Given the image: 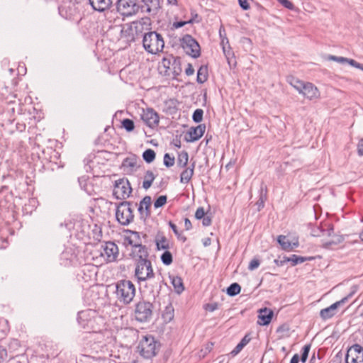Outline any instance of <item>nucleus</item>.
<instances>
[{"mask_svg":"<svg viewBox=\"0 0 363 363\" xmlns=\"http://www.w3.org/2000/svg\"><path fill=\"white\" fill-rule=\"evenodd\" d=\"M117 299L123 304H129L135 296V287L130 280L122 279L116 284Z\"/></svg>","mask_w":363,"mask_h":363,"instance_id":"1","label":"nucleus"},{"mask_svg":"<svg viewBox=\"0 0 363 363\" xmlns=\"http://www.w3.org/2000/svg\"><path fill=\"white\" fill-rule=\"evenodd\" d=\"M145 50L151 54H157L162 52L164 42L162 36L155 31L145 33L143 39Z\"/></svg>","mask_w":363,"mask_h":363,"instance_id":"2","label":"nucleus"},{"mask_svg":"<svg viewBox=\"0 0 363 363\" xmlns=\"http://www.w3.org/2000/svg\"><path fill=\"white\" fill-rule=\"evenodd\" d=\"M159 345L152 336L144 337L139 342L138 351L144 358L150 359L155 357L158 350Z\"/></svg>","mask_w":363,"mask_h":363,"instance_id":"3","label":"nucleus"},{"mask_svg":"<svg viewBox=\"0 0 363 363\" xmlns=\"http://www.w3.org/2000/svg\"><path fill=\"white\" fill-rule=\"evenodd\" d=\"M130 201L121 202L116 208V217L117 220L123 225H128L133 221L134 214Z\"/></svg>","mask_w":363,"mask_h":363,"instance_id":"4","label":"nucleus"},{"mask_svg":"<svg viewBox=\"0 0 363 363\" xmlns=\"http://www.w3.org/2000/svg\"><path fill=\"white\" fill-rule=\"evenodd\" d=\"M135 266L134 276L140 285L143 279L152 277L155 274L150 260L135 262Z\"/></svg>","mask_w":363,"mask_h":363,"instance_id":"5","label":"nucleus"},{"mask_svg":"<svg viewBox=\"0 0 363 363\" xmlns=\"http://www.w3.org/2000/svg\"><path fill=\"white\" fill-rule=\"evenodd\" d=\"M162 282V277L153 274V277L143 279L140 286L143 289L145 293L155 297V295L160 293Z\"/></svg>","mask_w":363,"mask_h":363,"instance_id":"6","label":"nucleus"},{"mask_svg":"<svg viewBox=\"0 0 363 363\" xmlns=\"http://www.w3.org/2000/svg\"><path fill=\"white\" fill-rule=\"evenodd\" d=\"M181 46L187 55L194 58H197L201 55L199 44L190 35L186 34L181 39Z\"/></svg>","mask_w":363,"mask_h":363,"instance_id":"7","label":"nucleus"},{"mask_svg":"<svg viewBox=\"0 0 363 363\" xmlns=\"http://www.w3.org/2000/svg\"><path fill=\"white\" fill-rule=\"evenodd\" d=\"M152 304L150 302L140 301L135 305V319L140 322L149 320L152 315Z\"/></svg>","mask_w":363,"mask_h":363,"instance_id":"8","label":"nucleus"},{"mask_svg":"<svg viewBox=\"0 0 363 363\" xmlns=\"http://www.w3.org/2000/svg\"><path fill=\"white\" fill-rule=\"evenodd\" d=\"M132 192V188L129 181L125 178L116 180L114 184L113 194L117 199H125Z\"/></svg>","mask_w":363,"mask_h":363,"instance_id":"9","label":"nucleus"},{"mask_svg":"<svg viewBox=\"0 0 363 363\" xmlns=\"http://www.w3.org/2000/svg\"><path fill=\"white\" fill-rule=\"evenodd\" d=\"M117 11L124 16H130L138 13L136 0H118Z\"/></svg>","mask_w":363,"mask_h":363,"instance_id":"10","label":"nucleus"},{"mask_svg":"<svg viewBox=\"0 0 363 363\" xmlns=\"http://www.w3.org/2000/svg\"><path fill=\"white\" fill-rule=\"evenodd\" d=\"M138 12L155 16L160 9V0H140L138 2Z\"/></svg>","mask_w":363,"mask_h":363,"instance_id":"11","label":"nucleus"},{"mask_svg":"<svg viewBox=\"0 0 363 363\" xmlns=\"http://www.w3.org/2000/svg\"><path fill=\"white\" fill-rule=\"evenodd\" d=\"M133 28L130 30H133L136 39L140 37H144L145 33L150 32L151 29V20L148 17L142 18L140 21L131 23Z\"/></svg>","mask_w":363,"mask_h":363,"instance_id":"12","label":"nucleus"},{"mask_svg":"<svg viewBox=\"0 0 363 363\" xmlns=\"http://www.w3.org/2000/svg\"><path fill=\"white\" fill-rule=\"evenodd\" d=\"M118 253V247L114 242H106L104 245H101V255L107 262L116 261Z\"/></svg>","mask_w":363,"mask_h":363,"instance_id":"13","label":"nucleus"},{"mask_svg":"<svg viewBox=\"0 0 363 363\" xmlns=\"http://www.w3.org/2000/svg\"><path fill=\"white\" fill-rule=\"evenodd\" d=\"M352 294H353V293H350L349 295L342 298L341 300L333 303L329 307H327L325 308L320 310V318L324 320L333 318L336 314L337 309L338 308V307H340V306L347 303L348 301L349 298L350 297H352Z\"/></svg>","mask_w":363,"mask_h":363,"instance_id":"14","label":"nucleus"},{"mask_svg":"<svg viewBox=\"0 0 363 363\" xmlns=\"http://www.w3.org/2000/svg\"><path fill=\"white\" fill-rule=\"evenodd\" d=\"M141 119L148 127L151 128H154L157 126L160 121L158 113L152 108H147L146 110H143Z\"/></svg>","mask_w":363,"mask_h":363,"instance_id":"15","label":"nucleus"},{"mask_svg":"<svg viewBox=\"0 0 363 363\" xmlns=\"http://www.w3.org/2000/svg\"><path fill=\"white\" fill-rule=\"evenodd\" d=\"M131 254L135 262L150 260L148 259V250L145 245H143L141 243L134 245V249H133Z\"/></svg>","mask_w":363,"mask_h":363,"instance_id":"16","label":"nucleus"},{"mask_svg":"<svg viewBox=\"0 0 363 363\" xmlns=\"http://www.w3.org/2000/svg\"><path fill=\"white\" fill-rule=\"evenodd\" d=\"M298 93L310 100L317 99L320 95L318 88L310 82H304Z\"/></svg>","mask_w":363,"mask_h":363,"instance_id":"17","label":"nucleus"},{"mask_svg":"<svg viewBox=\"0 0 363 363\" xmlns=\"http://www.w3.org/2000/svg\"><path fill=\"white\" fill-rule=\"evenodd\" d=\"M152 204V199L150 196H145L140 202V205L138 207V212L140 215V218L143 219H146L147 217L150 216L151 211L150 207Z\"/></svg>","mask_w":363,"mask_h":363,"instance_id":"18","label":"nucleus"},{"mask_svg":"<svg viewBox=\"0 0 363 363\" xmlns=\"http://www.w3.org/2000/svg\"><path fill=\"white\" fill-rule=\"evenodd\" d=\"M357 359L359 362H363V347L358 344L351 346L347 352L345 360Z\"/></svg>","mask_w":363,"mask_h":363,"instance_id":"19","label":"nucleus"},{"mask_svg":"<svg viewBox=\"0 0 363 363\" xmlns=\"http://www.w3.org/2000/svg\"><path fill=\"white\" fill-rule=\"evenodd\" d=\"M357 359L359 362H363V347L358 344L351 346L347 352L345 360Z\"/></svg>","mask_w":363,"mask_h":363,"instance_id":"20","label":"nucleus"},{"mask_svg":"<svg viewBox=\"0 0 363 363\" xmlns=\"http://www.w3.org/2000/svg\"><path fill=\"white\" fill-rule=\"evenodd\" d=\"M206 130V125L203 124L199 125L195 128H191L188 134L189 138H186L187 142H194L201 138Z\"/></svg>","mask_w":363,"mask_h":363,"instance_id":"21","label":"nucleus"},{"mask_svg":"<svg viewBox=\"0 0 363 363\" xmlns=\"http://www.w3.org/2000/svg\"><path fill=\"white\" fill-rule=\"evenodd\" d=\"M89 1L93 9L100 12L108 9L112 4V0H89Z\"/></svg>","mask_w":363,"mask_h":363,"instance_id":"22","label":"nucleus"},{"mask_svg":"<svg viewBox=\"0 0 363 363\" xmlns=\"http://www.w3.org/2000/svg\"><path fill=\"white\" fill-rule=\"evenodd\" d=\"M195 162L191 163L189 167H186L180 174V182L182 184L189 183L194 172Z\"/></svg>","mask_w":363,"mask_h":363,"instance_id":"23","label":"nucleus"},{"mask_svg":"<svg viewBox=\"0 0 363 363\" xmlns=\"http://www.w3.org/2000/svg\"><path fill=\"white\" fill-rule=\"evenodd\" d=\"M155 241L158 250H167L170 248L169 240L162 233H158L156 235Z\"/></svg>","mask_w":363,"mask_h":363,"instance_id":"24","label":"nucleus"},{"mask_svg":"<svg viewBox=\"0 0 363 363\" xmlns=\"http://www.w3.org/2000/svg\"><path fill=\"white\" fill-rule=\"evenodd\" d=\"M273 316V312L270 309L267 308H262L259 310V319L261 322L259 324L261 325H267L269 324Z\"/></svg>","mask_w":363,"mask_h":363,"instance_id":"25","label":"nucleus"},{"mask_svg":"<svg viewBox=\"0 0 363 363\" xmlns=\"http://www.w3.org/2000/svg\"><path fill=\"white\" fill-rule=\"evenodd\" d=\"M131 28H133L131 23L126 24L121 30V38H125L128 42H134L136 40L133 30H130Z\"/></svg>","mask_w":363,"mask_h":363,"instance_id":"26","label":"nucleus"},{"mask_svg":"<svg viewBox=\"0 0 363 363\" xmlns=\"http://www.w3.org/2000/svg\"><path fill=\"white\" fill-rule=\"evenodd\" d=\"M313 257H301L296 255H292L291 257H284V262H291L292 266H296L298 264L303 263L306 260H311Z\"/></svg>","mask_w":363,"mask_h":363,"instance_id":"27","label":"nucleus"},{"mask_svg":"<svg viewBox=\"0 0 363 363\" xmlns=\"http://www.w3.org/2000/svg\"><path fill=\"white\" fill-rule=\"evenodd\" d=\"M267 186L262 182L260 186V191H259V199L257 203L258 205L259 209L264 207V202L267 200Z\"/></svg>","mask_w":363,"mask_h":363,"instance_id":"28","label":"nucleus"},{"mask_svg":"<svg viewBox=\"0 0 363 363\" xmlns=\"http://www.w3.org/2000/svg\"><path fill=\"white\" fill-rule=\"evenodd\" d=\"M170 279L172 280V284L174 286V291L179 294H181L184 290L182 278L177 276H173L170 277Z\"/></svg>","mask_w":363,"mask_h":363,"instance_id":"29","label":"nucleus"},{"mask_svg":"<svg viewBox=\"0 0 363 363\" xmlns=\"http://www.w3.org/2000/svg\"><path fill=\"white\" fill-rule=\"evenodd\" d=\"M182 72L181 62L180 60L178 58H172V64L171 65V69L169 73L173 74V77H176L179 75Z\"/></svg>","mask_w":363,"mask_h":363,"instance_id":"30","label":"nucleus"},{"mask_svg":"<svg viewBox=\"0 0 363 363\" xmlns=\"http://www.w3.org/2000/svg\"><path fill=\"white\" fill-rule=\"evenodd\" d=\"M250 337L246 335L241 341L236 345V347L232 350L231 354L233 356L237 355L240 351L243 349V347L250 342Z\"/></svg>","mask_w":363,"mask_h":363,"instance_id":"31","label":"nucleus"},{"mask_svg":"<svg viewBox=\"0 0 363 363\" xmlns=\"http://www.w3.org/2000/svg\"><path fill=\"white\" fill-rule=\"evenodd\" d=\"M208 79L207 67L201 66L197 72L196 81L199 84L204 83Z\"/></svg>","mask_w":363,"mask_h":363,"instance_id":"32","label":"nucleus"},{"mask_svg":"<svg viewBox=\"0 0 363 363\" xmlns=\"http://www.w3.org/2000/svg\"><path fill=\"white\" fill-rule=\"evenodd\" d=\"M189 161V155L187 152L183 151L179 154L177 157V165L179 167L184 168L186 167Z\"/></svg>","mask_w":363,"mask_h":363,"instance_id":"33","label":"nucleus"},{"mask_svg":"<svg viewBox=\"0 0 363 363\" xmlns=\"http://www.w3.org/2000/svg\"><path fill=\"white\" fill-rule=\"evenodd\" d=\"M277 242L281 246V248L284 250H291V242L287 239L285 235H279L277 238Z\"/></svg>","mask_w":363,"mask_h":363,"instance_id":"34","label":"nucleus"},{"mask_svg":"<svg viewBox=\"0 0 363 363\" xmlns=\"http://www.w3.org/2000/svg\"><path fill=\"white\" fill-rule=\"evenodd\" d=\"M122 166L128 169V171L133 172L137 166V160L135 158L127 157L123 161Z\"/></svg>","mask_w":363,"mask_h":363,"instance_id":"35","label":"nucleus"},{"mask_svg":"<svg viewBox=\"0 0 363 363\" xmlns=\"http://www.w3.org/2000/svg\"><path fill=\"white\" fill-rule=\"evenodd\" d=\"M241 287L238 283L231 284L227 289V294L230 296H235L240 294Z\"/></svg>","mask_w":363,"mask_h":363,"instance_id":"36","label":"nucleus"},{"mask_svg":"<svg viewBox=\"0 0 363 363\" xmlns=\"http://www.w3.org/2000/svg\"><path fill=\"white\" fill-rule=\"evenodd\" d=\"M155 152L152 149L146 150L143 154V158L147 163H151L155 159Z\"/></svg>","mask_w":363,"mask_h":363,"instance_id":"37","label":"nucleus"},{"mask_svg":"<svg viewBox=\"0 0 363 363\" xmlns=\"http://www.w3.org/2000/svg\"><path fill=\"white\" fill-rule=\"evenodd\" d=\"M288 82L298 91H301V87L302 86L304 82L299 80L294 77H289L287 79Z\"/></svg>","mask_w":363,"mask_h":363,"instance_id":"38","label":"nucleus"},{"mask_svg":"<svg viewBox=\"0 0 363 363\" xmlns=\"http://www.w3.org/2000/svg\"><path fill=\"white\" fill-rule=\"evenodd\" d=\"M161 260L162 263L165 265H169L172 263L173 258L172 253L167 250H165L164 252L161 255Z\"/></svg>","mask_w":363,"mask_h":363,"instance_id":"39","label":"nucleus"},{"mask_svg":"<svg viewBox=\"0 0 363 363\" xmlns=\"http://www.w3.org/2000/svg\"><path fill=\"white\" fill-rule=\"evenodd\" d=\"M122 126L128 132L133 130L135 128L134 122L129 118H125L122 121Z\"/></svg>","mask_w":363,"mask_h":363,"instance_id":"40","label":"nucleus"},{"mask_svg":"<svg viewBox=\"0 0 363 363\" xmlns=\"http://www.w3.org/2000/svg\"><path fill=\"white\" fill-rule=\"evenodd\" d=\"M203 111L201 108H197L192 115V119L196 123H200L203 120Z\"/></svg>","mask_w":363,"mask_h":363,"instance_id":"41","label":"nucleus"},{"mask_svg":"<svg viewBox=\"0 0 363 363\" xmlns=\"http://www.w3.org/2000/svg\"><path fill=\"white\" fill-rule=\"evenodd\" d=\"M167 197L165 195L160 196L156 201L154 202V206L155 208L162 207L167 203Z\"/></svg>","mask_w":363,"mask_h":363,"instance_id":"42","label":"nucleus"},{"mask_svg":"<svg viewBox=\"0 0 363 363\" xmlns=\"http://www.w3.org/2000/svg\"><path fill=\"white\" fill-rule=\"evenodd\" d=\"M311 350V345H306L302 349V354L301 357V361L305 363L308 359V354Z\"/></svg>","mask_w":363,"mask_h":363,"instance_id":"43","label":"nucleus"},{"mask_svg":"<svg viewBox=\"0 0 363 363\" xmlns=\"http://www.w3.org/2000/svg\"><path fill=\"white\" fill-rule=\"evenodd\" d=\"M175 159L174 157H171L169 153H166L164 156V164L167 167H171L174 165Z\"/></svg>","mask_w":363,"mask_h":363,"instance_id":"44","label":"nucleus"},{"mask_svg":"<svg viewBox=\"0 0 363 363\" xmlns=\"http://www.w3.org/2000/svg\"><path fill=\"white\" fill-rule=\"evenodd\" d=\"M311 235L315 237H320L325 235V229L323 225L316 227L312 230Z\"/></svg>","mask_w":363,"mask_h":363,"instance_id":"45","label":"nucleus"},{"mask_svg":"<svg viewBox=\"0 0 363 363\" xmlns=\"http://www.w3.org/2000/svg\"><path fill=\"white\" fill-rule=\"evenodd\" d=\"M173 312H174V310L172 306L167 307L164 313H163V318L165 320H171L174 316Z\"/></svg>","mask_w":363,"mask_h":363,"instance_id":"46","label":"nucleus"},{"mask_svg":"<svg viewBox=\"0 0 363 363\" xmlns=\"http://www.w3.org/2000/svg\"><path fill=\"white\" fill-rule=\"evenodd\" d=\"M172 64V60L169 59L164 58L162 60V65L166 68L165 72L167 75H170L169 71L171 69V65Z\"/></svg>","mask_w":363,"mask_h":363,"instance_id":"47","label":"nucleus"},{"mask_svg":"<svg viewBox=\"0 0 363 363\" xmlns=\"http://www.w3.org/2000/svg\"><path fill=\"white\" fill-rule=\"evenodd\" d=\"M194 23V19L191 18L190 20L186 21H181L174 22L173 23L172 26L174 28H179L183 27L184 26H185L187 23Z\"/></svg>","mask_w":363,"mask_h":363,"instance_id":"48","label":"nucleus"},{"mask_svg":"<svg viewBox=\"0 0 363 363\" xmlns=\"http://www.w3.org/2000/svg\"><path fill=\"white\" fill-rule=\"evenodd\" d=\"M222 44H223V40H222ZM223 50L228 60V64L230 65V56H233V53L232 52L230 48L227 49L224 45H223Z\"/></svg>","mask_w":363,"mask_h":363,"instance_id":"49","label":"nucleus"},{"mask_svg":"<svg viewBox=\"0 0 363 363\" xmlns=\"http://www.w3.org/2000/svg\"><path fill=\"white\" fill-rule=\"evenodd\" d=\"M205 216H206V213H205L204 208L203 207L198 208L195 213V218L197 220H201Z\"/></svg>","mask_w":363,"mask_h":363,"instance_id":"50","label":"nucleus"},{"mask_svg":"<svg viewBox=\"0 0 363 363\" xmlns=\"http://www.w3.org/2000/svg\"><path fill=\"white\" fill-rule=\"evenodd\" d=\"M259 264H260V262L259 259H253L250 261V262L249 264L248 269L250 271H253L255 269H257L259 266Z\"/></svg>","mask_w":363,"mask_h":363,"instance_id":"51","label":"nucleus"},{"mask_svg":"<svg viewBox=\"0 0 363 363\" xmlns=\"http://www.w3.org/2000/svg\"><path fill=\"white\" fill-rule=\"evenodd\" d=\"M324 226L327 227V228L325 229V235H327L329 237L331 236L334 233L333 225L330 223H328V224H324L323 227Z\"/></svg>","mask_w":363,"mask_h":363,"instance_id":"52","label":"nucleus"},{"mask_svg":"<svg viewBox=\"0 0 363 363\" xmlns=\"http://www.w3.org/2000/svg\"><path fill=\"white\" fill-rule=\"evenodd\" d=\"M328 60L335 61L339 63H345L346 62L347 58L344 57H337L335 55H329Z\"/></svg>","mask_w":363,"mask_h":363,"instance_id":"53","label":"nucleus"},{"mask_svg":"<svg viewBox=\"0 0 363 363\" xmlns=\"http://www.w3.org/2000/svg\"><path fill=\"white\" fill-rule=\"evenodd\" d=\"M155 178V174H153V172L152 171L148 170L145 173L144 180L149 181V182H150L151 184H152Z\"/></svg>","mask_w":363,"mask_h":363,"instance_id":"54","label":"nucleus"},{"mask_svg":"<svg viewBox=\"0 0 363 363\" xmlns=\"http://www.w3.org/2000/svg\"><path fill=\"white\" fill-rule=\"evenodd\" d=\"M277 1L286 9H289L291 10L294 9V4L289 0H277Z\"/></svg>","mask_w":363,"mask_h":363,"instance_id":"55","label":"nucleus"},{"mask_svg":"<svg viewBox=\"0 0 363 363\" xmlns=\"http://www.w3.org/2000/svg\"><path fill=\"white\" fill-rule=\"evenodd\" d=\"M7 357V351L3 347L0 346V363H2Z\"/></svg>","mask_w":363,"mask_h":363,"instance_id":"56","label":"nucleus"},{"mask_svg":"<svg viewBox=\"0 0 363 363\" xmlns=\"http://www.w3.org/2000/svg\"><path fill=\"white\" fill-rule=\"evenodd\" d=\"M205 308L206 311H208L210 312H213L216 311L218 308V303H208L206 305Z\"/></svg>","mask_w":363,"mask_h":363,"instance_id":"57","label":"nucleus"},{"mask_svg":"<svg viewBox=\"0 0 363 363\" xmlns=\"http://www.w3.org/2000/svg\"><path fill=\"white\" fill-rule=\"evenodd\" d=\"M169 225L172 229L173 232L177 236V238H179L180 233L178 231L177 225L174 223H173L172 221L169 222Z\"/></svg>","mask_w":363,"mask_h":363,"instance_id":"58","label":"nucleus"},{"mask_svg":"<svg viewBox=\"0 0 363 363\" xmlns=\"http://www.w3.org/2000/svg\"><path fill=\"white\" fill-rule=\"evenodd\" d=\"M202 219V224L203 226H209L211 224L212 220L211 217L206 216Z\"/></svg>","mask_w":363,"mask_h":363,"instance_id":"59","label":"nucleus"},{"mask_svg":"<svg viewBox=\"0 0 363 363\" xmlns=\"http://www.w3.org/2000/svg\"><path fill=\"white\" fill-rule=\"evenodd\" d=\"M185 73L187 76H191L194 73V69L191 64H188L187 67L185 69Z\"/></svg>","mask_w":363,"mask_h":363,"instance_id":"60","label":"nucleus"},{"mask_svg":"<svg viewBox=\"0 0 363 363\" xmlns=\"http://www.w3.org/2000/svg\"><path fill=\"white\" fill-rule=\"evenodd\" d=\"M184 227L186 230H189L192 228L191 223L190 220L187 218L184 219Z\"/></svg>","mask_w":363,"mask_h":363,"instance_id":"61","label":"nucleus"},{"mask_svg":"<svg viewBox=\"0 0 363 363\" xmlns=\"http://www.w3.org/2000/svg\"><path fill=\"white\" fill-rule=\"evenodd\" d=\"M346 62H347L351 66L356 67V68H357V66L359 65V63L357 62V61H355L354 60L349 59V58H347Z\"/></svg>","mask_w":363,"mask_h":363,"instance_id":"62","label":"nucleus"},{"mask_svg":"<svg viewBox=\"0 0 363 363\" xmlns=\"http://www.w3.org/2000/svg\"><path fill=\"white\" fill-rule=\"evenodd\" d=\"M358 154L363 156V139H362L358 144Z\"/></svg>","mask_w":363,"mask_h":363,"instance_id":"63","label":"nucleus"},{"mask_svg":"<svg viewBox=\"0 0 363 363\" xmlns=\"http://www.w3.org/2000/svg\"><path fill=\"white\" fill-rule=\"evenodd\" d=\"M299 356L298 354H295L291 359L290 363H298Z\"/></svg>","mask_w":363,"mask_h":363,"instance_id":"64","label":"nucleus"}]
</instances>
